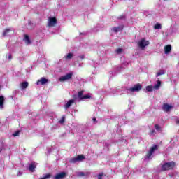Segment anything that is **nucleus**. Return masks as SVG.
Instances as JSON below:
<instances>
[{"label": "nucleus", "instance_id": "nucleus-1", "mask_svg": "<svg viewBox=\"0 0 179 179\" xmlns=\"http://www.w3.org/2000/svg\"><path fill=\"white\" fill-rule=\"evenodd\" d=\"M142 90V85L136 84L132 87L128 89V93L129 94H134V93L140 92Z\"/></svg>", "mask_w": 179, "mask_h": 179}, {"label": "nucleus", "instance_id": "nucleus-2", "mask_svg": "<svg viewBox=\"0 0 179 179\" xmlns=\"http://www.w3.org/2000/svg\"><path fill=\"white\" fill-rule=\"evenodd\" d=\"M174 166H176V163L173 162H166L162 165V171H166V170H171L172 169H174Z\"/></svg>", "mask_w": 179, "mask_h": 179}, {"label": "nucleus", "instance_id": "nucleus-3", "mask_svg": "<svg viewBox=\"0 0 179 179\" xmlns=\"http://www.w3.org/2000/svg\"><path fill=\"white\" fill-rule=\"evenodd\" d=\"M155 150H157V145H156L151 147V148L150 149L149 152L147 153L145 157V160H149L150 159H152V157H153V153H155Z\"/></svg>", "mask_w": 179, "mask_h": 179}, {"label": "nucleus", "instance_id": "nucleus-4", "mask_svg": "<svg viewBox=\"0 0 179 179\" xmlns=\"http://www.w3.org/2000/svg\"><path fill=\"white\" fill-rule=\"evenodd\" d=\"M85 160V156L83 155H79L76 157L71 158L69 160L70 163H78V162H83Z\"/></svg>", "mask_w": 179, "mask_h": 179}, {"label": "nucleus", "instance_id": "nucleus-5", "mask_svg": "<svg viewBox=\"0 0 179 179\" xmlns=\"http://www.w3.org/2000/svg\"><path fill=\"white\" fill-rule=\"evenodd\" d=\"M138 47L141 48V50H143L145 47L147 45H149V41H146L145 38L141 39L140 41L138 43Z\"/></svg>", "mask_w": 179, "mask_h": 179}, {"label": "nucleus", "instance_id": "nucleus-6", "mask_svg": "<svg viewBox=\"0 0 179 179\" xmlns=\"http://www.w3.org/2000/svg\"><path fill=\"white\" fill-rule=\"evenodd\" d=\"M72 73H69L64 76H62L59 78V82H65L66 80H69L72 78Z\"/></svg>", "mask_w": 179, "mask_h": 179}, {"label": "nucleus", "instance_id": "nucleus-7", "mask_svg": "<svg viewBox=\"0 0 179 179\" xmlns=\"http://www.w3.org/2000/svg\"><path fill=\"white\" fill-rule=\"evenodd\" d=\"M57 24V19L55 17H49L48 26V27H54Z\"/></svg>", "mask_w": 179, "mask_h": 179}, {"label": "nucleus", "instance_id": "nucleus-8", "mask_svg": "<svg viewBox=\"0 0 179 179\" xmlns=\"http://www.w3.org/2000/svg\"><path fill=\"white\" fill-rule=\"evenodd\" d=\"M66 177V173L65 172H61L59 173L56 174L53 179H64Z\"/></svg>", "mask_w": 179, "mask_h": 179}, {"label": "nucleus", "instance_id": "nucleus-9", "mask_svg": "<svg viewBox=\"0 0 179 179\" xmlns=\"http://www.w3.org/2000/svg\"><path fill=\"white\" fill-rule=\"evenodd\" d=\"M78 99H80V100L90 99V95H83V91H80L78 92Z\"/></svg>", "mask_w": 179, "mask_h": 179}, {"label": "nucleus", "instance_id": "nucleus-10", "mask_svg": "<svg viewBox=\"0 0 179 179\" xmlns=\"http://www.w3.org/2000/svg\"><path fill=\"white\" fill-rule=\"evenodd\" d=\"M162 108L164 111H165L166 113H169V111H170V110L173 108V106L168 103H164L162 106Z\"/></svg>", "mask_w": 179, "mask_h": 179}, {"label": "nucleus", "instance_id": "nucleus-11", "mask_svg": "<svg viewBox=\"0 0 179 179\" xmlns=\"http://www.w3.org/2000/svg\"><path fill=\"white\" fill-rule=\"evenodd\" d=\"M123 29L124 25H120L119 27L112 28V31H114L115 33H118L120 31H122Z\"/></svg>", "mask_w": 179, "mask_h": 179}, {"label": "nucleus", "instance_id": "nucleus-12", "mask_svg": "<svg viewBox=\"0 0 179 179\" xmlns=\"http://www.w3.org/2000/svg\"><path fill=\"white\" fill-rule=\"evenodd\" d=\"M48 82V79L43 77L40 80H38L36 83L37 85H45Z\"/></svg>", "mask_w": 179, "mask_h": 179}, {"label": "nucleus", "instance_id": "nucleus-13", "mask_svg": "<svg viewBox=\"0 0 179 179\" xmlns=\"http://www.w3.org/2000/svg\"><path fill=\"white\" fill-rule=\"evenodd\" d=\"M164 49L165 54H170L171 51V45H167L164 46Z\"/></svg>", "mask_w": 179, "mask_h": 179}, {"label": "nucleus", "instance_id": "nucleus-14", "mask_svg": "<svg viewBox=\"0 0 179 179\" xmlns=\"http://www.w3.org/2000/svg\"><path fill=\"white\" fill-rule=\"evenodd\" d=\"M73 103H75V100H73V99L69 100V101L64 105V108H65L66 109L69 108V107H71V106H72V104H73Z\"/></svg>", "mask_w": 179, "mask_h": 179}, {"label": "nucleus", "instance_id": "nucleus-15", "mask_svg": "<svg viewBox=\"0 0 179 179\" xmlns=\"http://www.w3.org/2000/svg\"><path fill=\"white\" fill-rule=\"evenodd\" d=\"M20 87H21L22 90H23L24 89H27V87H29V83L28 82L21 83Z\"/></svg>", "mask_w": 179, "mask_h": 179}, {"label": "nucleus", "instance_id": "nucleus-16", "mask_svg": "<svg viewBox=\"0 0 179 179\" xmlns=\"http://www.w3.org/2000/svg\"><path fill=\"white\" fill-rule=\"evenodd\" d=\"M161 86H162V82L160 80H157V84H155L153 86L154 90H157L160 89Z\"/></svg>", "mask_w": 179, "mask_h": 179}, {"label": "nucleus", "instance_id": "nucleus-17", "mask_svg": "<svg viewBox=\"0 0 179 179\" xmlns=\"http://www.w3.org/2000/svg\"><path fill=\"white\" fill-rule=\"evenodd\" d=\"M24 41L26 44H31V41H30V37L28 36V35H24Z\"/></svg>", "mask_w": 179, "mask_h": 179}, {"label": "nucleus", "instance_id": "nucleus-18", "mask_svg": "<svg viewBox=\"0 0 179 179\" xmlns=\"http://www.w3.org/2000/svg\"><path fill=\"white\" fill-rule=\"evenodd\" d=\"M34 169H36V163L35 162H31L30 164H29V170L30 171H31V173H33L34 171Z\"/></svg>", "mask_w": 179, "mask_h": 179}, {"label": "nucleus", "instance_id": "nucleus-19", "mask_svg": "<svg viewBox=\"0 0 179 179\" xmlns=\"http://www.w3.org/2000/svg\"><path fill=\"white\" fill-rule=\"evenodd\" d=\"M5 101V98L2 96H0V110L3 108V103Z\"/></svg>", "mask_w": 179, "mask_h": 179}, {"label": "nucleus", "instance_id": "nucleus-20", "mask_svg": "<svg viewBox=\"0 0 179 179\" xmlns=\"http://www.w3.org/2000/svg\"><path fill=\"white\" fill-rule=\"evenodd\" d=\"M154 29H155V30H160L162 29V24L160 23H157L154 26Z\"/></svg>", "mask_w": 179, "mask_h": 179}, {"label": "nucleus", "instance_id": "nucleus-21", "mask_svg": "<svg viewBox=\"0 0 179 179\" xmlns=\"http://www.w3.org/2000/svg\"><path fill=\"white\" fill-rule=\"evenodd\" d=\"M10 31H12V29H6L3 33V36H8Z\"/></svg>", "mask_w": 179, "mask_h": 179}, {"label": "nucleus", "instance_id": "nucleus-22", "mask_svg": "<svg viewBox=\"0 0 179 179\" xmlns=\"http://www.w3.org/2000/svg\"><path fill=\"white\" fill-rule=\"evenodd\" d=\"M146 90L148 92H153V90H155V88L152 85H148L146 87Z\"/></svg>", "mask_w": 179, "mask_h": 179}, {"label": "nucleus", "instance_id": "nucleus-23", "mask_svg": "<svg viewBox=\"0 0 179 179\" xmlns=\"http://www.w3.org/2000/svg\"><path fill=\"white\" fill-rule=\"evenodd\" d=\"M165 73L166 72L164 71V70H160L157 73L156 76H160L161 75H164Z\"/></svg>", "mask_w": 179, "mask_h": 179}, {"label": "nucleus", "instance_id": "nucleus-24", "mask_svg": "<svg viewBox=\"0 0 179 179\" xmlns=\"http://www.w3.org/2000/svg\"><path fill=\"white\" fill-rule=\"evenodd\" d=\"M72 57H73V54L68 53L67 55L64 57L66 59H71Z\"/></svg>", "mask_w": 179, "mask_h": 179}, {"label": "nucleus", "instance_id": "nucleus-25", "mask_svg": "<svg viewBox=\"0 0 179 179\" xmlns=\"http://www.w3.org/2000/svg\"><path fill=\"white\" fill-rule=\"evenodd\" d=\"M6 57H7V59H8V61H11L12 60V54L8 53L6 55Z\"/></svg>", "mask_w": 179, "mask_h": 179}, {"label": "nucleus", "instance_id": "nucleus-26", "mask_svg": "<svg viewBox=\"0 0 179 179\" xmlns=\"http://www.w3.org/2000/svg\"><path fill=\"white\" fill-rule=\"evenodd\" d=\"M20 135V131H17L13 134V136H19Z\"/></svg>", "mask_w": 179, "mask_h": 179}, {"label": "nucleus", "instance_id": "nucleus-27", "mask_svg": "<svg viewBox=\"0 0 179 179\" xmlns=\"http://www.w3.org/2000/svg\"><path fill=\"white\" fill-rule=\"evenodd\" d=\"M117 54H122V48H118L115 50Z\"/></svg>", "mask_w": 179, "mask_h": 179}, {"label": "nucleus", "instance_id": "nucleus-28", "mask_svg": "<svg viewBox=\"0 0 179 179\" xmlns=\"http://www.w3.org/2000/svg\"><path fill=\"white\" fill-rule=\"evenodd\" d=\"M155 129H156L157 131H160V129H162V128L159 126V124H155Z\"/></svg>", "mask_w": 179, "mask_h": 179}, {"label": "nucleus", "instance_id": "nucleus-29", "mask_svg": "<svg viewBox=\"0 0 179 179\" xmlns=\"http://www.w3.org/2000/svg\"><path fill=\"white\" fill-rule=\"evenodd\" d=\"M59 122V124H64L65 122V117H62Z\"/></svg>", "mask_w": 179, "mask_h": 179}, {"label": "nucleus", "instance_id": "nucleus-30", "mask_svg": "<svg viewBox=\"0 0 179 179\" xmlns=\"http://www.w3.org/2000/svg\"><path fill=\"white\" fill-rule=\"evenodd\" d=\"M78 176L79 177H83L85 176V173H83V172H78Z\"/></svg>", "mask_w": 179, "mask_h": 179}, {"label": "nucleus", "instance_id": "nucleus-31", "mask_svg": "<svg viewBox=\"0 0 179 179\" xmlns=\"http://www.w3.org/2000/svg\"><path fill=\"white\" fill-rule=\"evenodd\" d=\"M101 177H103V173H100V174L98 176V179H103Z\"/></svg>", "mask_w": 179, "mask_h": 179}, {"label": "nucleus", "instance_id": "nucleus-32", "mask_svg": "<svg viewBox=\"0 0 179 179\" xmlns=\"http://www.w3.org/2000/svg\"><path fill=\"white\" fill-rule=\"evenodd\" d=\"M79 58H80L81 59H85V55H80L79 56Z\"/></svg>", "mask_w": 179, "mask_h": 179}, {"label": "nucleus", "instance_id": "nucleus-33", "mask_svg": "<svg viewBox=\"0 0 179 179\" xmlns=\"http://www.w3.org/2000/svg\"><path fill=\"white\" fill-rule=\"evenodd\" d=\"M92 121L96 124V123H97V120L95 118V117H94L93 119H92Z\"/></svg>", "mask_w": 179, "mask_h": 179}, {"label": "nucleus", "instance_id": "nucleus-34", "mask_svg": "<svg viewBox=\"0 0 179 179\" xmlns=\"http://www.w3.org/2000/svg\"><path fill=\"white\" fill-rule=\"evenodd\" d=\"M22 174H23V173H22V172H20V171H18V173H17V176H22Z\"/></svg>", "mask_w": 179, "mask_h": 179}, {"label": "nucleus", "instance_id": "nucleus-35", "mask_svg": "<svg viewBox=\"0 0 179 179\" xmlns=\"http://www.w3.org/2000/svg\"><path fill=\"white\" fill-rule=\"evenodd\" d=\"M113 93L114 94H115V93H117V90H113Z\"/></svg>", "mask_w": 179, "mask_h": 179}, {"label": "nucleus", "instance_id": "nucleus-36", "mask_svg": "<svg viewBox=\"0 0 179 179\" xmlns=\"http://www.w3.org/2000/svg\"><path fill=\"white\" fill-rule=\"evenodd\" d=\"M176 124H178L179 125V120L178 119L176 120Z\"/></svg>", "mask_w": 179, "mask_h": 179}, {"label": "nucleus", "instance_id": "nucleus-37", "mask_svg": "<svg viewBox=\"0 0 179 179\" xmlns=\"http://www.w3.org/2000/svg\"><path fill=\"white\" fill-rule=\"evenodd\" d=\"M164 1H168V0H164Z\"/></svg>", "mask_w": 179, "mask_h": 179}]
</instances>
